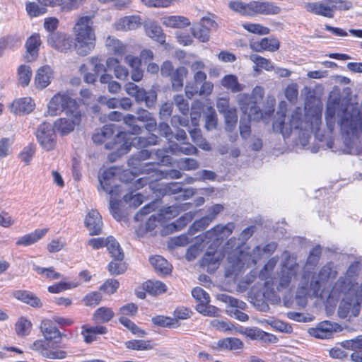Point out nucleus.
Here are the masks:
<instances>
[{"label": "nucleus", "instance_id": "obj_1", "mask_svg": "<svg viewBox=\"0 0 362 362\" xmlns=\"http://www.w3.org/2000/svg\"><path fill=\"white\" fill-rule=\"evenodd\" d=\"M74 35V49L80 56H86L95 48L96 43L95 31L92 18H78L72 29Z\"/></svg>", "mask_w": 362, "mask_h": 362}, {"label": "nucleus", "instance_id": "obj_2", "mask_svg": "<svg viewBox=\"0 0 362 362\" xmlns=\"http://www.w3.org/2000/svg\"><path fill=\"white\" fill-rule=\"evenodd\" d=\"M40 331L45 340L35 341L31 349L39 352L42 356L50 359H64L67 354L65 351L61 349H53L50 347L51 341L62 337V333L54 326L53 318L43 319L40 325Z\"/></svg>", "mask_w": 362, "mask_h": 362}, {"label": "nucleus", "instance_id": "obj_3", "mask_svg": "<svg viewBox=\"0 0 362 362\" xmlns=\"http://www.w3.org/2000/svg\"><path fill=\"white\" fill-rule=\"evenodd\" d=\"M115 125L113 124L105 125L100 131L95 132L92 137L95 144H102L105 143V146L107 149L116 150L115 152H113L109 156L111 160L122 155L119 154V150L129 136V134L127 132H119L117 135L116 139H114V142L109 141L115 134Z\"/></svg>", "mask_w": 362, "mask_h": 362}, {"label": "nucleus", "instance_id": "obj_4", "mask_svg": "<svg viewBox=\"0 0 362 362\" xmlns=\"http://www.w3.org/2000/svg\"><path fill=\"white\" fill-rule=\"evenodd\" d=\"M116 173L114 168H107L98 176V180L101 188L110 195V211L114 218L119 220L121 215L119 211V203L117 198L121 193L120 187L115 185Z\"/></svg>", "mask_w": 362, "mask_h": 362}, {"label": "nucleus", "instance_id": "obj_5", "mask_svg": "<svg viewBox=\"0 0 362 362\" xmlns=\"http://www.w3.org/2000/svg\"><path fill=\"white\" fill-rule=\"evenodd\" d=\"M351 8V3L343 0H323L305 4L308 12L329 18L334 17L336 11H347Z\"/></svg>", "mask_w": 362, "mask_h": 362}, {"label": "nucleus", "instance_id": "obj_6", "mask_svg": "<svg viewBox=\"0 0 362 362\" xmlns=\"http://www.w3.org/2000/svg\"><path fill=\"white\" fill-rule=\"evenodd\" d=\"M166 153H168V150L158 149V151H156L155 153H153L159 160L158 162H157L156 163H140V161L145 160L152 157V153L151 152H149L147 150H144L140 152L138 158L129 160V165H138L141 168V170H139V173H153L157 175L158 171L157 167L159 165H166L171 163L172 158L170 156L166 155Z\"/></svg>", "mask_w": 362, "mask_h": 362}, {"label": "nucleus", "instance_id": "obj_7", "mask_svg": "<svg viewBox=\"0 0 362 362\" xmlns=\"http://www.w3.org/2000/svg\"><path fill=\"white\" fill-rule=\"evenodd\" d=\"M64 111L66 115L78 112V104L69 93L59 92L54 95L48 102L47 114L50 116H56Z\"/></svg>", "mask_w": 362, "mask_h": 362}, {"label": "nucleus", "instance_id": "obj_8", "mask_svg": "<svg viewBox=\"0 0 362 362\" xmlns=\"http://www.w3.org/2000/svg\"><path fill=\"white\" fill-rule=\"evenodd\" d=\"M301 124V112L296 109L290 117L286 118L284 115L276 119L273 124L275 132L281 133L284 137L289 136L293 129H297Z\"/></svg>", "mask_w": 362, "mask_h": 362}, {"label": "nucleus", "instance_id": "obj_9", "mask_svg": "<svg viewBox=\"0 0 362 362\" xmlns=\"http://www.w3.org/2000/svg\"><path fill=\"white\" fill-rule=\"evenodd\" d=\"M224 257L225 253L221 247L211 245L199 260V266L212 273L218 268Z\"/></svg>", "mask_w": 362, "mask_h": 362}, {"label": "nucleus", "instance_id": "obj_10", "mask_svg": "<svg viewBox=\"0 0 362 362\" xmlns=\"http://www.w3.org/2000/svg\"><path fill=\"white\" fill-rule=\"evenodd\" d=\"M218 299L228 305L226 307V313L228 315L241 322L248 320V315L241 311L245 310L247 308V304L245 302L226 294L219 295Z\"/></svg>", "mask_w": 362, "mask_h": 362}, {"label": "nucleus", "instance_id": "obj_11", "mask_svg": "<svg viewBox=\"0 0 362 362\" xmlns=\"http://www.w3.org/2000/svg\"><path fill=\"white\" fill-rule=\"evenodd\" d=\"M235 224L233 223H228L226 225L218 224L211 229L204 233V242L209 243L216 247H220L221 241L228 238L233 231Z\"/></svg>", "mask_w": 362, "mask_h": 362}, {"label": "nucleus", "instance_id": "obj_12", "mask_svg": "<svg viewBox=\"0 0 362 362\" xmlns=\"http://www.w3.org/2000/svg\"><path fill=\"white\" fill-rule=\"evenodd\" d=\"M237 104L243 113L247 115L250 119L259 120L262 118V113L260 108L257 106L255 100H254L249 94H239L237 96Z\"/></svg>", "mask_w": 362, "mask_h": 362}, {"label": "nucleus", "instance_id": "obj_13", "mask_svg": "<svg viewBox=\"0 0 362 362\" xmlns=\"http://www.w3.org/2000/svg\"><path fill=\"white\" fill-rule=\"evenodd\" d=\"M299 271V266L293 259L288 258L283 265L279 284L277 287L279 291L288 288L291 284L296 279Z\"/></svg>", "mask_w": 362, "mask_h": 362}, {"label": "nucleus", "instance_id": "obj_14", "mask_svg": "<svg viewBox=\"0 0 362 362\" xmlns=\"http://www.w3.org/2000/svg\"><path fill=\"white\" fill-rule=\"evenodd\" d=\"M81 115L80 112H71L66 117L57 119L53 125L54 130L62 136L66 135L73 132L76 125L81 122Z\"/></svg>", "mask_w": 362, "mask_h": 362}, {"label": "nucleus", "instance_id": "obj_15", "mask_svg": "<svg viewBox=\"0 0 362 362\" xmlns=\"http://www.w3.org/2000/svg\"><path fill=\"white\" fill-rule=\"evenodd\" d=\"M53 126L49 123H43L38 127L36 136L43 148L52 150L56 145V134Z\"/></svg>", "mask_w": 362, "mask_h": 362}, {"label": "nucleus", "instance_id": "obj_16", "mask_svg": "<svg viewBox=\"0 0 362 362\" xmlns=\"http://www.w3.org/2000/svg\"><path fill=\"white\" fill-rule=\"evenodd\" d=\"M47 42L52 47L62 52H66L74 47L72 37L65 33H51L48 37Z\"/></svg>", "mask_w": 362, "mask_h": 362}, {"label": "nucleus", "instance_id": "obj_17", "mask_svg": "<svg viewBox=\"0 0 362 362\" xmlns=\"http://www.w3.org/2000/svg\"><path fill=\"white\" fill-rule=\"evenodd\" d=\"M54 78V69L47 64L40 66L34 76V86L37 90H43L49 86Z\"/></svg>", "mask_w": 362, "mask_h": 362}, {"label": "nucleus", "instance_id": "obj_18", "mask_svg": "<svg viewBox=\"0 0 362 362\" xmlns=\"http://www.w3.org/2000/svg\"><path fill=\"white\" fill-rule=\"evenodd\" d=\"M300 286L298 293V297H303L306 295H317L320 289V283L317 277L309 272L303 275L301 278Z\"/></svg>", "mask_w": 362, "mask_h": 362}, {"label": "nucleus", "instance_id": "obj_19", "mask_svg": "<svg viewBox=\"0 0 362 362\" xmlns=\"http://www.w3.org/2000/svg\"><path fill=\"white\" fill-rule=\"evenodd\" d=\"M85 226L90 235H99L102 231L103 221L100 213L95 209L90 210L84 220Z\"/></svg>", "mask_w": 362, "mask_h": 362}, {"label": "nucleus", "instance_id": "obj_20", "mask_svg": "<svg viewBox=\"0 0 362 362\" xmlns=\"http://www.w3.org/2000/svg\"><path fill=\"white\" fill-rule=\"evenodd\" d=\"M158 142V138L155 134H151L147 138H141V137H134L131 139L129 135L127 136V140L123 143L121 146V148L119 150V154H125L127 153L132 146H135L138 144L139 146H144V145H156Z\"/></svg>", "mask_w": 362, "mask_h": 362}, {"label": "nucleus", "instance_id": "obj_21", "mask_svg": "<svg viewBox=\"0 0 362 362\" xmlns=\"http://www.w3.org/2000/svg\"><path fill=\"white\" fill-rule=\"evenodd\" d=\"M178 214V211L175 206H169L160 213L151 215L146 223V228L148 231L153 230L163 218L168 216V218L175 217Z\"/></svg>", "mask_w": 362, "mask_h": 362}, {"label": "nucleus", "instance_id": "obj_22", "mask_svg": "<svg viewBox=\"0 0 362 362\" xmlns=\"http://www.w3.org/2000/svg\"><path fill=\"white\" fill-rule=\"evenodd\" d=\"M209 27L215 28L216 23L209 18H202V23L197 27H193L191 29L192 33L194 37L202 42H206L209 40Z\"/></svg>", "mask_w": 362, "mask_h": 362}, {"label": "nucleus", "instance_id": "obj_23", "mask_svg": "<svg viewBox=\"0 0 362 362\" xmlns=\"http://www.w3.org/2000/svg\"><path fill=\"white\" fill-rule=\"evenodd\" d=\"M214 90V83L209 81L202 82L200 88L192 83H188L185 86V94L188 98H192L198 94L201 96L210 95Z\"/></svg>", "mask_w": 362, "mask_h": 362}, {"label": "nucleus", "instance_id": "obj_24", "mask_svg": "<svg viewBox=\"0 0 362 362\" xmlns=\"http://www.w3.org/2000/svg\"><path fill=\"white\" fill-rule=\"evenodd\" d=\"M281 11V8L274 2L253 1V16L277 15Z\"/></svg>", "mask_w": 362, "mask_h": 362}, {"label": "nucleus", "instance_id": "obj_25", "mask_svg": "<svg viewBox=\"0 0 362 362\" xmlns=\"http://www.w3.org/2000/svg\"><path fill=\"white\" fill-rule=\"evenodd\" d=\"M280 46L279 41L274 37H264L259 41L252 42L250 44V48L258 52L269 51L276 52Z\"/></svg>", "mask_w": 362, "mask_h": 362}, {"label": "nucleus", "instance_id": "obj_26", "mask_svg": "<svg viewBox=\"0 0 362 362\" xmlns=\"http://www.w3.org/2000/svg\"><path fill=\"white\" fill-rule=\"evenodd\" d=\"M160 21L163 25L173 29H182L191 24L188 18L179 15L165 16L161 18Z\"/></svg>", "mask_w": 362, "mask_h": 362}, {"label": "nucleus", "instance_id": "obj_27", "mask_svg": "<svg viewBox=\"0 0 362 362\" xmlns=\"http://www.w3.org/2000/svg\"><path fill=\"white\" fill-rule=\"evenodd\" d=\"M142 21L139 16H125L115 24V29L120 31L134 30L140 28Z\"/></svg>", "mask_w": 362, "mask_h": 362}, {"label": "nucleus", "instance_id": "obj_28", "mask_svg": "<svg viewBox=\"0 0 362 362\" xmlns=\"http://www.w3.org/2000/svg\"><path fill=\"white\" fill-rule=\"evenodd\" d=\"M336 331L334 325L329 321H324L319 323L315 327L310 328L309 333L316 338L325 339L332 337Z\"/></svg>", "mask_w": 362, "mask_h": 362}, {"label": "nucleus", "instance_id": "obj_29", "mask_svg": "<svg viewBox=\"0 0 362 362\" xmlns=\"http://www.w3.org/2000/svg\"><path fill=\"white\" fill-rule=\"evenodd\" d=\"M34 100L30 97L14 100L11 105V111L15 114L30 113L35 108Z\"/></svg>", "mask_w": 362, "mask_h": 362}, {"label": "nucleus", "instance_id": "obj_30", "mask_svg": "<svg viewBox=\"0 0 362 362\" xmlns=\"http://www.w3.org/2000/svg\"><path fill=\"white\" fill-rule=\"evenodd\" d=\"M221 85L233 93H240L245 88V85L240 83L238 76L234 74H226L221 80Z\"/></svg>", "mask_w": 362, "mask_h": 362}, {"label": "nucleus", "instance_id": "obj_31", "mask_svg": "<svg viewBox=\"0 0 362 362\" xmlns=\"http://www.w3.org/2000/svg\"><path fill=\"white\" fill-rule=\"evenodd\" d=\"M81 335L83 337L84 341L87 344H90L97 339V335L104 334L107 332V328L102 325L98 326H88L84 325L81 327Z\"/></svg>", "mask_w": 362, "mask_h": 362}, {"label": "nucleus", "instance_id": "obj_32", "mask_svg": "<svg viewBox=\"0 0 362 362\" xmlns=\"http://www.w3.org/2000/svg\"><path fill=\"white\" fill-rule=\"evenodd\" d=\"M144 28L146 35L149 37L163 43L165 40V35L162 28L153 21H147L144 23Z\"/></svg>", "mask_w": 362, "mask_h": 362}, {"label": "nucleus", "instance_id": "obj_33", "mask_svg": "<svg viewBox=\"0 0 362 362\" xmlns=\"http://www.w3.org/2000/svg\"><path fill=\"white\" fill-rule=\"evenodd\" d=\"M40 43L41 41L40 35L36 33L32 35L27 40L25 43L27 50L25 59L27 61L33 62L37 58Z\"/></svg>", "mask_w": 362, "mask_h": 362}, {"label": "nucleus", "instance_id": "obj_34", "mask_svg": "<svg viewBox=\"0 0 362 362\" xmlns=\"http://www.w3.org/2000/svg\"><path fill=\"white\" fill-rule=\"evenodd\" d=\"M48 231V228H42L35 230L33 232L20 237L16 244L18 246H29L34 244L42 237H44Z\"/></svg>", "mask_w": 362, "mask_h": 362}, {"label": "nucleus", "instance_id": "obj_35", "mask_svg": "<svg viewBox=\"0 0 362 362\" xmlns=\"http://www.w3.org/2000/svg\"><path fill=\"white\" fill-rule=\"evenodd\" d=\"M13 296L34 308H41L42 303L40 298L31 292L27 291H16L13 293Z\"/></svg>", "mask_w": 362, "mask_h": 362}, {"label": "nucleus", "instance_id": "obj_36", "mask_svg": "<svg viewBox=\"0 0 362 362\" xmlns=\"http://www.w3.org/2000/svg\"><path fill=\"white\" fill-rule=\"evenodd\" d=\"M115 315L110 308L100 307L93 313L92 319L97 323H105L110 321Z\"/></svg>", "mask_w": 362, "mask_h": 362}, {"label": "nucleus", "instance_id": "obj_37", "mask_svg": "<svg viewBox=\"0 0 362 362\" xmlns=\"http://www.w3.org/2000/svg\"><path fill=\"white\" fill-rule=\"evenodd\" d=\"M105 247L115 259H123L124 254L122 252V249L117 241L112 236H109L105 239Z\"/></svg>", "mask_w": 362, "mask_h": 362}, {"label": "nucleus", "instance_id": "obj_38", "mask_svg": "<svg viewBox=\"0 0 362 362\" xmlns=\"http://www.w3.org/2000/svg\"><path fill=\"white\" fill-rule=\"evenodd\" d=\"M229 8L244 16H253V1L245 4L240 1H230L228 4Z\"/></svg>", "mask_w": 362, "mask_h": 362}, {"label": "nucleus", "instance_id": "obj_39", "mask_svg": "<svg viewBox=\"0 0 362 362\" xmlns=\"http://www.w3.org/2000/svg\"><path fill=\"white\" fill-rule=\"evenodd\" d=\"M18 83L23 87L28 86L33 75L31 67L29 65L22 64L17 70Z\"/></svg>", "mask_w": 362, "mask_h": 362}, {"label": "nucleus", "instance_id": "obj_40", "mask_svg": "<svg viewBox=\"0 0 362 362\" xmlns=\"http://www.w3.org/2000/svg\"><path fill=\"white\" fill-rule=\"evenodd\" d=\"M144 289L151 295H160L167 291L166 285L160 281H147L143 284Z\"/></svg>", "mask_w": 362, "mask_h": 362}, {"label": "nucleus", "instance_id": "obj_41", "mask_svg": "<svg viewBox=\"0 0 362 362\" xmlns=\"http://www.w3.org/2000/svg\"><path fill=\"white\" fill-rule=\"evenodd\" d=\"M249 59L255 64L254 70L257 72L259 71V69H263L267 71L274 70L273 63L264 57L257 54H252L249 57Z\"/></svg>", "mask_w": 362, "mask_h": 362}, {"label": "nucleus", "instance_id": "obj_42", "mask_svg": "<svg viewBox=\"0 0 362 362\" xmlns=\"http://www.w3.org/2000/svg\"><path fill=\"white\" fill-rule=\"evenodd\" d=\"M224 118L225 129L228 132H232L235 129L238 122L237 110L235 107L222 114Z\"/></svg>", "mask_w": 362, "mask_h": 362}, {"label": "nucleus", "instance_id": "obj_43", "mask_svg": "<svg viewBox=\"0 0 362 362\" xmlns=\"http://www.w3.org/2000/svg\"><path fill=\"white\" fill-rule=\"evenodd\" d=\"M187 72L185 67L180 66L170 76L172 86L175 90H178L182 88L184 78L187 76Z\"/></svg>", "mask_w": 362, "mask_h": 362}, {"label": "nucleus", "instance_id": "obj_44", "mask_svg": "<svg viewBox=\"0 0 362 362\" xmlns=\"http://www.w3.org/2000/svg\"><path fill=\"white\" fill-rule=\"evenodd\" d=\"M193 217L194 214L192 212L186 213L175 221L168 224L167 228L170 233L179 231L191 221Z\"/></svg>", "mask_w": 362, "mask_h": 362}, {"label": "nucleus", "instance_id": "obj_45", "mask_svg": "<svg viewBox=\"0 0 362 362\" xmlns=\"http://www.w3.org/2000/svg\"><path fill=\"white\" fill-rule=\"evenodd\" d=\"M149 261L154 269L160 273L168 274L171 271L170 265L168 261L161 256L156 255L151 257Z\"/></svg>", "mask_w": 362, "mask_h": 362}, {"label": "nucleus", "instance_id": "obj_46", "mask_svg": "<svg viewBox=\"0 0 362 362\" xmlns=\"http://www.w3.org/2000/svg\"><path fill=\"white\" fill-rule=\"evenodd\" d=\"M205 128L208 131L216 129L218 125L217 114L212 106H209L204 112Z\"/></svg>", "mask_w": 362, "mask_h": 362}, {"label": "nucleus", "instance_id": "obj_47", "mask_svg": "<svg viewBox=\"0 0 362 362\" xmlns=\"http://www.w3.org/2000/svg\"><path fill=\"white\" fill-rule=\"evenodd\" d=\"M218 345L221 348L232 351L242 349L244 346L243 342L240 339L235 337H228L219 340Z\"/></svg>", "mask_w": 362, "mask_h": 362}, {"label": "nucleus", "instance_id": "obj_48", "mask_svg": "<svg viewBox=\"0 0 362 362\" xmlns=\"http://www.w3.org/2000/svg\"><path fill=\"white\" fill-rule=\"evenodd\" d=\"M152 322L158 326L168 328H175L179 326L177 321L172 317L157 315L152 318Z\"/></svg>", "mask_w": 362, "mask_h": 362}, {"label": "nucleus", "instance_id": "obj_49", "mask_svg": "<svg viewBox=\"0 0 362 362\" xmlns=\"http://www.w3.org/2000/svg\"><path fill=\"white\" fill-rule=\"evenodd\" d=\"M31 327V322L22 317L16 322L15 330L18 336L24 337L29 334Z\"/></svg>", "mask_w": 362, "mask_h": 362}, {"label": "nucleus", "instance_id": "obj_50", "mask_svg": "<svg viewBox=\"0 0 362 362\" xmlns=\"http://www.w3.org/2000/svg\"><path fill=\"white\" fill-rule=\"evenodd\" d=\"M209 325L211 328L222 332H227L235 329V326L228 320L214 319L210 321Z\"/></svg>", "mask_w": 362, "mask_h": 362}, {"label": "nucleus", "instance_id": "obj_51", "mask_svg": "<svg viewBox=\"0 0 362 362\" xmlns=\"http://www.w3.org/2000/svg\"><path fill=\"white\" fill-rule=\"evenodd\" d=\"M126 346L133 350H150L153 348V344L150 340H131L126 342Z\"/></svg>", "mask_w": 362, "mask_h": 362}, {"label": "nucleus", "instance_id": "obj_52", "mask_svg": "<svg viewBox=\"0 0 362 362\" xmlns=\"http://www.w3.org/2000/svg\"><path fill=\"white\" fill-rule=\"evenodd\" d=\"M124 201L130 206L138 207L145 200V197L141 193L131 192L126 194L123 197Z\"/></svg>", "mask_w": 362, "mask_h": 362}, {"label": "nucleus", "instance_id": "obj_53", "mask_svg": "<svg viewBox=\"0 0 362 362\" xmlns=\"http://www.w3.org/2000/svg\"><path fill=\"white\" fill-rule=\"evenodd\" d=\"M25 10L30 17H37L47 12V8L42 5H39L35 2H27Z\"/></svg>", "mask_w": 362, "mask_h": 362}, {"label": "nucleus", "instance_id": "obj_54", "mask_svg": "<svg viewBox=\"0 0 362 362\" xmlns=\"http://www.w3.org/2000/svg\"><path fill=\"white\" fill-rule=\"evenodd\" d=\"M192 295L197 305H206L210 303L209 295L201 287H195L192 291Z\"/></svg>", "mask_w": 362, "mask_h": 362}, {"label": "nucleus", "instance_id": "obj_55", "mask_svg": "<svg viewBox=\"0 0 362 362\" xmlns=\"http://www.w3.org/2000/svg\"><path fill=\"white\" fill-rule=\"evenodd\" d=\"M141 2L149 8H168L180 0H141Z\"/></svg>", "mask_w": 362, "mask_h": 362}, {"label": "nucleus", "instance_id": "obj_56", "mask_svg": "<svg viewBox=\"0 0 362 362\" xmlns=\"http://www.w3.org/2000/svg\"><path fill=\"white\" fill-rule=\"evenodd\" d=\"M33 270L46 279H58L61 277V274L55 272L52 267L44 268L34 264Z\"/></svg>", "mask_w": 362, "mask_h": 362}, {"label": "nucleus", "instance_id": "obj_57", "mask_svg": "<svg viewBox=\"0 0 362 362\" xmlns=\"http://www.w3.org/2000/svg\"><path fill=\"white\" fill-rule=\"evenodd\" d=\"M106 45L116 54L122 55L126 52V46L117 39L108 37L106 40Z\"/></svg>", "mask_w": 362, "mask_h": 362}, {"label": "nucleus", "instance_id": "obj_58", "mask_svg": "<svg viewBox=\"0 0 362 362\" xmlns=\"http://www.w3.org/2000/svg\"><path fill=\"white\" fill-rule=\"evenodd\" d=\"M196 310L201 314L210 316V317H218L220 315L218 308L214 305L207 303L206 305H197Z\"/></svg>", "mask_w": 362, "mask_h": 362}, {"label": "nucleus", "instance_id": "obj_59", "mask_svg": "<svg viewBox=\"0 0 362 362\" xmlns=\"http://www.w3.org/2000/svg\"><path fill=\"white\" fill-rule=\"evenodd\" d=\"M124 88L127 93L132 97H134L137 101L139 99H141L144 95V89L139 88L134 83H127L125 85Z\"/></svg>", "mask_w": 362, "mask_h": 362}, {"label": "nucleus", "instance_id": "obj_60", "mask_svg": "<svg viewBox=\"0 0 362 362\" xmlns=\"http://www.w3.org/2000/svg\"><path fill=\"white\" fill-rule=\"evenodd\" d=\"M243 27L250 33L259 35H268L270 30L267 27H264L257 23H244Z\"/></svg>", "mask_w": 362, "mask_h": 362}, {"label": "nucleus", "instance_id": "obj_61", "mask_svg": "<svg viewBox=\"0 0 362 362\" xmlns=\"http://www.w3.org/2000/svg\"><path fill=\"white\" fill-rule=\"evenodd\" d=\"M276 249V244L275 243H271L265 245L264 247L260 246H257L252 251V257L254 258L253 261L256 262V258H259L262 252L264 254H271L274 252Z\"/></svg>", "mask_w": 362, "mask_h": 362}, {"label": "nucleus", "instance_id": "obj_62", "mask_svg": "<svg viewBox=\"0 0 362 362\" xmlns=\"http://www.w3.org/2000/svg\"><path fill=\"white\" fill-rule=\"evenodd\" d=\"M108 270L112 275L123 274L127 270V266L122 260L112 261L108 265Z\"/></svg>", "mask_w": 362, "mask_h": 362}, {"label": "nucleus", "instance_id": "obj_63", "mask_svg": "<svg viewBox=\"0 0 362 362\" xmlns=\"http://www.w3.org/2000/svg\"><path fill=\"white\" fill-rule=\"evenodd\" d=\"M177 166L183 170H193L199 168V163L194 158H185L177 161Z\"/></svg>", "mask_w": 362, "mask_h": 362}, {"label": "nucleus", "instance_id": "obj_64", "mask_svg": "<svg viewBox=\"0 0 362 362\" xmlns=\"http://www.w3.org/2000/svg\"><path fill=\"white\" fill-rule=\"evenodd\" d=\"M100 293L94 291L88 293L83 298V303L87 306H95L101 301Z\"/></svg>", "mask_w": 362, "mask_h": 362}]
</instances>
